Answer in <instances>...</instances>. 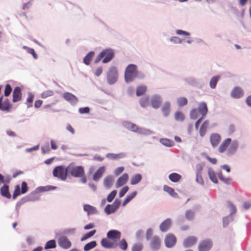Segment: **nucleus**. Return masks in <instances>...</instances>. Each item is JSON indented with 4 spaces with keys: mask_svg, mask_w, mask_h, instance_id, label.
Segmentation results:
<instances>
[{
    "mask_svg": "<svg viewBox=\"0 0 251 251\" xmlns=\"http://www.w3.org/2000/svg\"><path fill=\"white\" fill-rule=\"evenodd\" d=\"M138 75L137 66L134 64L128 65L125 72V79L126 82H129L137 77Z\"/></svg>",
    "mask_w": 251,
    "mask_h": 251,
    "instance_id": "obj_1",
    "label": "nucleus"
},
{
    "mask_svg": "<svg viewBox=\"0 0 251 251\" xmlns=\"http://www.w3.org/2000/svg\"><path fill=\"white\" fill-rule=\"evenodd\" d=\"M114 54L113 51L111 49L103 50L96 57L95 62L98 63L102 58L104 57L102 60L103 63H106L111 60L114 57Z\"/></svg>",
    "mask_w": 251,
    "mask_h": 251,
    "instance_id": "obj_2",
    "label": "nucleus"
},
{
    "mask_svg": "<svg viewBox=\"0 0 251 251\" xmlns=\"http://www.w3.org/2000/svg\"><path fill=\"white\" fill-rule=\"evenodd\" d=\"M68 169L64 166H58L55 167L52 172L53 176L60 179L62 180H65L67 177Z\"/></svg>",
    "mask_w": 251,
    "mask_h": 251,
    "instance_id": "obj_3",
    "label": "nucleus"
},
{
    "mask_svg": "<svg viewBox=\"0 0 251 251\" xmlns=\"http://www.w3.org/2000/svg\"><path fill=\"white\" fill-rule=\"evenodd\" d=\"M28 190V187L25 181H23L21 184V189L20 185H17L15 186V189L13 194V199H15L17 197L21 194L26 193Z\"/></svg>",
    "mask_w": 251,
    "mask_h": 251,
    "instance_id": "obj_4",
    "label": "nucleus"
},
{
    "mask_svg": "<svg viewBox=\"0 0 251 251\" xmlns=\"http://www.w3.org/2000/svg\"><path fill=\"white\" fill-rule=\"evenodd\" d=\"M118 71L116 67H112L107 73V81L109 84H112L117 80Z\"/></svg>",
    "mask_w": 251,
    "mask_h": 251,
    "instance_id": "obj_5",
    "label": "nucleus"
},
{
    "mask_svg": "<svg viewBox=\"0 0 251 251\" xmlns=\"http://www.w3.org/2000/svg\"><path fill=\"white\" fill-rule=\"evenodd\" d=\"M212 247V242L210 239H206L201 241L198 245L199 251H208Z\"/></svg>",
    "mask_w": 251,
    "mask_h": 251,
    "instance_id": "obj_6",
    "label": "nucleus"
},
{
    "mask_svg": "<svg viewBox=\"0 0 251 251\" xmlns=\"http://www.w3.org/2000/svg\"><path fill=\"white\" fill-rule=\"evenodd\" d=\"M70 173L75 177L82 176L84 175V168L81 166L72 167L70 170Z\"/></svg>",
    "mask_w": 251,
    "mask_h": 251,
    "instance_id": "obj_7",
    "label": "nucleus"
},
{
    "mask_svg": "<svg viewBox=\"0 0 251 251\" xmlns=\"http://www.w3.org/2000/svg\"><path fill=\"white\" fill-rule=\"evenodd\" d=\"M198 238L195 236H190L186 237L183 242L185 248H189L196 245L198 242Z\"/></svg>",
    "mask_w": 251,
    "mask_h": 251,
    "instance_id": "obj_8",
    "label": "nucleus"
},
{
    "mask_svg": "<svg viewBox=\"0 0 251 251\" xmlns=\"http://www.w3.org/2000/svg\"><path fill=\"white\" fill-rule=\"evenodd\" d=\"M121 236V233L116 230H111L107 233V237L110 240H111L115 243L120 239Z\"/></svg>",
    "mask_w": 251,
    "mask_h": 251,
    "instance_id": "obj_9",
    "label": "nucleus"
},
{
    "mask_svg": "<svg viewBox=\"0 0 251 251\" xmlns=\"http://www.w3.org/2000/svg\"><path fill=\"white\" fill-rule=\"evenodd\" d=\"M176 242V236L172 233L167 234L165 239V244L167 247L171 248L174 246Z\"/></svg>",
    "mask_w": 251,
    "mask_h": 251,
    "instance_id": "obj_10",
    "label": "nucleus"
},
{
    "mask_svg": "<svg viewBox=\"0 0 251 251\" xmlns=\"http://www.w3.org/2000/svg\"><path fill=\"white\" fill-rule=\"evenodd\" d=\"M58 243L59 246L64 249H68L72 246L70 241L65 236L60 237L58 239Z\"/></svg>",
    "mask_w": 251,
    "mask_h": 251,
    "instance_id": "obj_11",
    "label": "nucleus"
},
{
    "mask_svg": "<svg viewBox=\"0 0 251 251\" xmlns=\"http://www.w3.org/2000/svg\"><path fill=\"white\" fill-rule=\"evenodd\" d=\"M196 181L201 185L204 184V181L202 177L201 174L203 170V166L201 164H197L196 165Z\"/></svg>",
    "mask_w": 251,
    "mask_h": 251,
    "instance_id": "obj_12",
    "label": "nucleus"
},
{
    "mask_svg": "<svg viewBox=\"0 0 251 251\" xmlns=\"http://www.w3.org/2000/svg\"><path fill=\"white\" fill-rule=\"evenodd\" d=\"M125 127L131 131L141 133L142 132V128L139 127L136 125L130 122H126L124 123Z\"/></svg>",
    "mask_w": 251,
    "mask_h": 251,
    "instance_id": "obj_13",
    "label": "nucleus"
},
{
    "mask_svg": "<svg viewBox=\"0 0 251 251\" xmlns=\"http://www.w3.org/2000/svg\"><path fill=\"white\" fill-rule=\"evenodd\" d=\"M63 98L72 104H75L78 102L77 98L71 93H64L63 94Z\"/></svg>",
    "mask_w": 251,
    "mask_h": 251,
    "instance_id": "obj_14",
    "label": "nucleus"
},
{
    "mask_svg": "<svg viewBox=\"0 0 251 251\" xmlns=\"http://www.w3.org/2000/svg\"><path fill=\"white\" fill-rule=\"evenodd\" d=\"M13 99L12 101L13 102H16L22 100V90L19 87H16L13 92Z\"/></svg>",
    "mask_w": 251,
    "mask_h": 251,
    "instance_id": "obj_15",
    "label": "nucleus"
},
{
    "mask_svg": "<svg viewBox=\"0 0 251 251\" xmlns=\"http://www.w3.org/2000/svg\"><path fill=\"white\" fill-rule=\"evenodd\" d=\"M238 145V142L237 140H233L232 142H231L226 152L227 155H231L233 154L237 150Z\"/></svg>",
    "mask_w": 251,
    "mask_h": 251,
    "instance_id": "obj_16",
    "label": "nucleus"
},
{
    "mask_svg": "<svg viewBox=\"0 0 251 251\" xmlns=\"http://www.w3.org/2000/svg\"><path fill=\"white\" fill-rule=\"evenodd\" d=\"M101 246L105 248H114L117 246V244L115 243L111 240L108 238H103L101 240Z\"/></svg>",
    "mask_w": 251,
    "mask_h": 251,
    "instance_id": "obj_17",
    "label": "nucleus"
},
{
    "mask_svg": "<svg viewBox=\"0 0 251 251\" xmlns=\"http://www.w3.org/2000/svg\"><path fill=\"white\" fill-rule=\"evenodd\" d=\"M231 139L229 138L224 140L221 144L220 145L218 151L220 153L225 152L229 147L230 144L231 143Z\"/></svg>",
    "mask_w": 251,
    "mask_h": 251,
    "instance_id": "obj_18",
    "label": "nucleus"
},
{
    "mask_svg": "<svg viewBox=\"0 0 251 251\" xmlns=\"http://www.w3.org/2000/svg\"><path fill=\"white\" fill-rule=\"evenodd\" d=\"M221 140V136L218 133H213L211 135L210 140L212 146L215 148L220 143Z\"/></svg>",
    "mask_w": 251,
    "mask_h": 251,
    "instance_id": "obj_19",
    "label": "nucleus"
},
{
    "mask_svg": "<svg viewBox=\"0 0 251 251\" xmlns=\"http://www.w3.org/2000/svg\"><path fill=\"white\" fill-rule=\"evenodd\" d=\"M128 175L126 173L124 174L117 180L116 187L117 188L120 187L125 184L128 180Z\"/></svg>",
    "mask_w": 251,
    "mask_h": 251,
    "instance_id": "obj_20",
    "label": "nucleus"
},
{
    "mask_svg": "<svg viewBox=\"0 0 251 251\" xmlns=\"http://www.w3.org/2000/svg\"><path fill=\"white\" fill-rule=\"evenodd\" d=\"M172 224V220L168 218L164 220L159 226L160 230L162 232L167 231L171 227Z\"/></svg>",
    "mask_w": 251,
    "mask_h": 251,
    "instance_id": "obj_21",
    "label": "nucleus"
},
{
    "mask_svg": "<svg viewBox=\"0 0 251 251\" xmlns=\"http://www.w3.org/2000/svg\"><path fill=\"white\" fill-rule=\"evenodd\" d=\"M161 245V241L159 237L154 236L151 240L150 246L153 250H158Z\"/></svg>",
    "mask_w": 251,
    "mask_h": 251,
    "instance_id": "obj_22",
    "label": "nucleus"
},
{
    "mask_svg": "<svg viewBox=\"0 0 251 251\" xmlns=\"http://www.w3.org/2000/svg\"><path fill=\"white\" fill-rule=\"evenodd\" d=\"M244 95L243 89L239 87H235L231 92V96L235 99H239Z\"/></svg>",
    "mask_w": 251,
    "mask_h": 251,
    "instance_id": "obj_23",
    "label": "nucleus"
},
{
    "mask_svg": "<svg viewBox=\"0 0 251 251\" xmlns=\"http://www.w3.org/2000/svg\"><path fill=\"white\" fill-rule=\"evenodd\" d=\"M199 113L202 115L203 118L207 113L208 109L206 103L204 102H201L198 105V110Z\"/></svg>",
    "mask_w": 251,
    "mask_h": 251,
    "instance_id": "obj_24",
    "label": "nucleus"
},
{
    "mask_svg": "<svg viewBox=\"0 0 251 251\" xmlns=\"http://www.w3.org/2000/svg\"><path fill=\"white\" fill-rule=\"evenodd\" d=\"M0 193L2 197L7 199H10L11 197L9 191V186L7 185H4L0 188Z\"/></svg>",
    "mask_w": 251,
    "mask_h": 251,
    "instance_id": "obj_25",
    "label": "nucleus"
},
{
    "mask_svg": "<svg viewBox=\"0 0 251 251\" xmlns=\"http://www.w3.org/2000/svg\"><path fill=\"white\" fill-rule=\"evenodd\" d=\"M161 103V100L159 96L155 95L153 96L151 100V104L152 107L157 109L160 107Z\"/></svg>",
    "mask_w": 251,
    "mask_h": 251,
    "instance_id": "obj_26",
    "label": "nucleus"
},
{
    "mask_svg": "<svg viewBox=\"0 0 251 251\" xmlns=\"http://www.w3.org/2000/svg\"><path fill=\"white\" fill-rule=\"evenodd\" d=\"M106 157L111 160H119L126 156V154L124 152L119 153H108L106 154Z\"/></svg>",
    "mask_w": 251,
    "mask_h": 251,
    "instance_id": "obj_27",
    "label": "nucleus"
},
{
    "mask_svg": "<svg viewBox=\"0 0 251 251\" xmlns=\"http://www.w3.org/2000/svg\"><path fill=\"white\" fill-rule=\"evenodd\" d=\"M104 172V167H100L97 171L94 173L93 176V179L95 181H97L102 175Z\"/></svg>",
    "mask_w": 251,
    "mask_h": 251,
    "instance_id": "obj_28",
    "label": "nucleus"
},
{
    "mask_svg": "<svg viewBox=\"0 0 251 251\" xmlns=\"http://www.w3.org/2000/svg\"><path fill=\"white\" fill-rule=\"evenodd\" d=\"M208 175L210 179L214 183H218V179L214 171L211 169L209 168L208 170Z\"/></svg>",
    "mask_w": 251,
    "mask_h": 251,
    "instance_id": "obj_29",
    "label": "nucleus"
},
{
    "mask_svg": "<svg viewBox=\"0 0 251 251\" xmlns=\"http://www.w3.org/2000/svg\"><path fill=\"white\" fill-rule=\"evenodd\" d=\"M170 103L169 102H166L162 107V111L165 117L168 116L170 112Z\"/></svg>",
    "mask_w": 251,
    "mask_h": 251,
    "instance_id": "obj_30",
    "label": "nucleus"
},
{
    "mask_svg": "<svg viewBox=\"0 0 251 251\" xmlns=\"http://www.w3.org/2000/svg\"><path fill=\"white\" fill-rule=\"evenodd\" d=\"M142 176L141 175L137 174L133 176L130 179V184L135 185L138 183L142 180Z\"/></svg>",
    "mask_w": 251,
    "mask_h": 251,
    "instance_id": "obj_31",
    "label": "nucleus"
},
{
    "mask_svg": "<svg viewBox=\"0 0 251 251\" xmlns=\"http://www.w3.org/2000/svg\"><path fill=\"white\" fill-rule=\"evenodd\" d=\"M181 178V175L176 173H172L169 176V179L173 182H178Z\"/></svg>",
    "mask_w": 251,
    "mask_h": 251,
    "instance_id": "obj_32",
    "label": "nucleus"
},
{
    "mask_svg": "<svg viewBox=\"0 0 251 251\" xmlns=\"http://www.w3.org/2000/svg\"><path fill=\"white\" fill-rule=\"evenodd\" d=\"M209 125V122L208 121H205L201 125L200 128V134L201 136H203L205 134L206 130L208 128Z\"/></svg>",
    "mask_w": 251,
    "mask_h": 251,
    "instance_id": "obj_33",
    "label": "nucleus"
},
{
    "mask_svg": "<svg viewBox=\"0 0 251 251\" xmlns=\"http://www.w3.org/2000/svg\"><path fill=\"white\" fill-rule=\"evenodd\" d=\"M113 182V179L112 176H106L103 180L104 186L107 189H109L112 186Z\"/></svg>",
    "mask_w": 251,
    "mask_h": 251,
    "instance_id": "obj_34",
    "label": "nucleus"
},
{
    "mask_svg": "<svg viewBox=\"0 0 251 251\" xmlns=\"http://www.w3.org/2000/svg\"><path fill=\"white\" fill-rule=\"evenodd\" d=\"M83 209L89 215L95 214L97 212L95 207L88 204L84 205L83 206Z\"/></svg>",
    "mask_w": 251,
    "mask_h": 251,
    "instance_id": "obj_35",
    "label": "nucleus"
},
{
    "mask_svg": "<svg viewBox=\"0 0 251 251\" xmlns=\"http://www.w3.org/2000/svg\"><path fill=\"white\" fill-rule=\"evenodd\" d=\"M163 189L166 192L168 193L171 196L174 198L177 197V194L175 192V190L173 188L167 185H164Z\"/></svg>",
    "mask_w": 251,
    "mask_h": 251,
    "instance_id": "obj_36",
    "label": "nucleus"
},
{
    "mask_svg": "<svg viewBox=\"0 0 251 251\" xmlns=\"http://www.w3.org/2000/svg\"><path fill=\"white\" fill-rule=\"evenodd\" d=\"M12 107V104H11L9 100H5L2 103V111H5L7 112L10 111Z\"/></svg>",
    "mask_w": 251,
    "mask_h": 251,
    "instance_id": "obj_37",
    "label": "nucleus"
},
{
    "mask_svg": "<svg viewBox=\"0 0 251 251\" xmlns=\"http://www.w3.org/2000/svg\"><path fill=\"white\" fill-rule=\"evenodd\" d=\"M95 52L94 51H90L87 54L85 57L83 59V62L86 65H89L92 57L94 56Z\"/></svg>",
    "mask_w": 251,
    "mask_h": 251,
    "instance_id": "obj_38",
    "label": "nucleus"
},
{
    "mask_svg": "<svg viewBox=\"0 0 251 251\" xmlns=\"http://www.w3.org/2000/svg\"><path fill=\"white\" fill-rule=\"evenodd\" d=\"M137 195V192L134 191L128 195L124 201L123 202V206H125L126 204H127L131 200H132Z\"/></svg>",
    "mask_w": 251,
    "mask_h": 251,
    "instance_id": "obj_39",
    "label": "nucleus"
},
{
    "mask_svg": "<svg viewBox=\"0 0 251 251\" xmlns=\"http://www.w3.org/2000/svg\"><path fill=\"white\" fill-rule=\"evenodd\" d=\"M147 89V86L145 85L138 86L136 89V95L137 96L143 95L146 92Z\"/></svg>",
    "mask_w": 251,
    "mask_h": 251,
    "instance_id": "obj_40",
    "label": "nucleus"
},
{
    "mask_svg": "<svg viewBox=\"0 0 251 251\" xmlns=\"http://www.w3.org/2000/svg\"><path fill=\"white\" fill-rule=\"evenodd\" d=\"M175 118L176 121L182 122L185 119V115L182 112L177 111L175 114Z\"/></svg>",
    "mask_w": 251,
    "mask_h": 251,
    "instance_id": "obj_41",
    "label": "nucleus"
},
{
    "mask_svg": "<svg viewBox=\"0 0 251 251\" xmlns=\"http://www.w3.org/2000/svg\"><path fill=\"white\" fill-rule=\"evenodd\" d=\"M56 247V242L54 240H50L48 241L44 247L45 250L53 249Z\"/></svg>",
    "mask_w": 251,
    "mask_h": 251,
    "instance_id": "obj_42",
    "label": "nucleus"
},
{
    "mask_svg": "<svg viewBox=\"0 0 251 251\" xmlns=\"http://www.w3.org/2000/svg\"><path fill=\"white\" fill-rule=\"evenodd\" d=\"M97 246V242L95 241H91L87 244H86L84 247V250L85 251H88L94 248Z\"/></svg>",
    "mask_w": 251,
    "mask_h": 251,
    "instance_id": "obj_43",
    "label": "nucleus"
},
{
    "mask_svg": "<svg viewBox=\"0 0 251 251\" xmlns=\"http://www.w3.org/2000/svg\"><path fill=\"white\" fill-rule=\"evenodd\" d=\"M220 76L218 75L213 76L210 80V86L211 88L214 89L216 87L217 83L219 80Z\"/></svg>",
    "mask_w": 251,
    "mask_h": 251,
    "instance_id": "obj_44",
    "label": "nucleus"
},
{
    "mask_svg": "<svg viewBox=\"0 0 251 251\" xmlns=\"http://www.w3.org/2000/svg\"><path fill=\"white\" fill-rule=\"evenodd\" d=\"M185 217L189 221H192L194 219V212L191 210H188L185 212Z\"/></svg>",
    "mask_w": 251,
    "mask_h": 251,
    "instance_id": "obj_45",
    "label": "nucleus"
},
{
    "mask_svg": "<svg viewBox=\"0 0 251 251\" xmlns=\"http://www.w3.org/2000/svg\"><path fill=\"white\" fill-rule=\"evenodd\" d=\"M34 98V95L33 94L31 93H28V96L26 99V103L28 107L32 106V103L33 102Z\"/></svg>",
    "mask_w": 251,
    "mask_h": 251,
    "instance_id": "obj_46",
    "label": "nucleus"
},
{
    "mask_svg": "<svg viewBox=\"0 0 251 251\" xmlns=\"http://www.w3.org/2000/svg\"><path fill=\"white\" fill-rule=\"evenodd\" d=\"M188 101L186 98L184 97L179 98L177 100V103L179 106L182 107L187 104Z\"/></svg>",
    "mask_w": 251,
    "mask_h": 251,
    "instance_id": "obj_47",
    "label": "nucleus"
},
{
    "mask_svg": "<svg viewBox=\"0 0 251 251\" xmlns=\"http://www.w3.org/2000/svg\"><path fill=\"white\" fill-rule=\"evenodd\" d=\"M160 142L163 145L167 147H172L175 144L172 140L168 139H162L160 140Z\"/></svg>",
    "mask_w": 251,
    "mask_h": 251,
    "instance_id": "obj_48",
    "label": "nucleus"
},
{
    "mask_svg": "<svg viewBox=\"0 0 251 251\" xmlns=\"http://www.w3.org/2000/svg\"><path fill=\"white\" fill-rule=\"evenodd\" d=\"M119 248L123 250L126 251L127 248V243L125 239H122L119 243Z\"/></svg>",
    "mask_w": 251,
    "mask_h": 251,
    "instance_id": "obj_49",
    "label": "nucleus"
},
{
    "mask_svg": "<svg viewBox=\"0 0 251 251\" xmlns=\"http://www.w3.org/2000/svg\"><path fill=\"white\" fill-rule=\"evenodd\" d=\"M54 94V92L52 90H47L44 91L41 95V97L43 99H46L48 97L52 96Z\"/></svg>",
    "mask_w": 251,
    "mask_h": 251,
    "instance_id": "obj_50",
    "label": "nucleus"
},
{
    "mask_svg": "<svg viewBox=\"0 0 251 251\" xmlns=\"http://www.w3.org/2000/svg\"><path fill=\"white\" fill-rule=\"evenodd\" d=\"M218 176L220 180L223 181L225 183L228 184L229 183L230 181H231V179L230 178H226L225 177L222 172H220L218 173Z\"/></svg>",
    "mask_w": 251,
    "mask_h": 251,
    "instance_id": "obj_51",
    "label": "nucleus"
},
{
    "mask_svg": "<svg viewBox=\"0 0 251 251\" xmlns=\"http://www.w3.org/2000/svg\"><path fill=\"white\" fill-rule=\"evenodd\" d=\"M149 100L147 97L143 98L140 100V104L142 107H146L149 104Z\"/></svg>",
    "mask_w": 251,
    "mask_h": 251,
    "instance_id": "obj_52",
    "label": "nucleus"
},
{
    "mask_svg": "<svg viewBox=\"0 0 251 251\" xmlns=\"http://www.w3.org/2000/svg\"><path fill=\"white\" fill-rule=\"evenodd\" d=\"M96 232V230H92L91 231H90L89 232L85 234L82 237V238L81 239V241H84L92 236H93L95 234V233Z\"/></svg>",
    "mask_w": 251,
    "mask_h": 251,
    "instance_id": "obj_53",
    "label": "nucleus"
},
{
    "mask_svg": "<svg viewBox=\"0 0 251 251\" xmlns=\"http://www.w3.org/2000/svg\"><path fill=\"white\" fill-rule=\"evenodd\" d=\"M117 191L116 190L112 191L107 196V201L109 202H111L115 197Z\"/></svg>",
    "mask_w": 251,
    "mask_h": 251,
    "instance_id": "obj_54",
    "label": "nucleus"
},
{
    "mask_svg": "<svg viewBox=\"0 0 251 251\" xmlns=\"http://www.w3.org/2000/svg\"><path fill=\"white\" fill-rule=\"evenodd\" d=\"M23 48L24 49H25L27 50V52L29 53H30L32 55L33 58L34 59H37V54L35 53L34 49H31V48H29L28 47H27L26 46H24L23 47Z\"/></svg>",
    "mask_w": 251,
    "mask_h": 251,
    "instance_id": "obj_55",
    "label": "nucleus"
},
{
    "mask_svg": "<svg viewBox=\"0 0 251 251\" xmlns=\"http://www.w3.org/2000/svg\"><path fill=\"white\" fill-rule=\"evenodd\" d=\"M199 112L197 109H193L190 112V118L193 119H196L198 117Z\"/></svg>",
    "mask_w": 251,
    "mask_h": 251,
    "instance_id": "obj_56",
    "label": "nucleus"
},
{
    "mask_svg": "<svg viewBox=\"0 0 251 251\" xmlns=\"http://www.w3.org/2000/svg\"><path fill=\"white\" fill-rule=\"evenodd\" d=\"M115 210V208L113 205H107L105 208V211L107 214H110L113 212Z\"/></svg>",
    "mask_w": 251,
    "mask_h": 251,
    "instance_id": "obj_57",
    "label": "nucleus"
},
{
    "mask_svg": "<svg viewBox=\"0 0 251 251\" xmlns=\"http://www.w3.org/2000/svg\"><path fill=\"white\" fill-rule=\"evenodd\" d=\"M12 91V88L10 84H7L5 85L4 90V95L6 97H8L10 95Z\"/></svg>",
    "mask_w": 251,
    "mask_h": 251,
    "instance_id": "obj_58",
    "label": "nucleus"
},
{
    "mask_svg": "<svg viewBox=\"0 0 251 251\" xmlns=\"http://www.w3.org/2000/svg\"><path fill=\"white\" fill-rule=\"evenodd\" d=\"M129 188L127 186H124L122 188V189L120 190L119 196L120 198L123 197L125 194L128 191Z\"/></svg>",
    "mask_w": 251,
    "mask_h": 251,
    "instance_id": "obj_59",
    "label": "nucleus"
},
{
    "mask_svg": "<svg viewBox=\"0 0 251 251\" xmlns=\"http://www.w3.org/2000/svg\"><path fill=\"white\" fill-rule=\"evenodd\" d=\"M143 246L140 244H134L132 248V251H141Z\"/></svg>",
    "mask_w": 251,
    "mask_h": 251,
    "instance_id": "obj_60",
    "label": "nucleus"
},
{
    "mask_svg": "<svg viewBox=\"0 0 251 251\" xmlns=\"http://www.w3.org/2000/svg\"><path fill=\"white\" fill-rule=\"evenodd\" d=\"M228 206L230 209V213L231 214H234L236 211V208L231 202H227Z\"/></svg>",
    "mask_w": 251,
    "mask_h": 251,
    "instance_id": "obj_61",
    "label": "nucleus"
},
{
    "mask_svg": "<svg viewBox=\"0 0 251 251\" xmlns=\"http://www.w3.org/2000/svg\"><path fill=\"white\" fill-rule=\"evenodd\" d=\"M170 41L176 44H181L182 43V40L179 37L176 36L172 37L170 39Z\"/></svg>",
    "mask_w": 251,
    "mask_h": 251,
    "instance_id": "obj_62",
    "label": "nucleus"
},
{
    "mask_svg": "<svg viewBox=\"0 0 251 251\" xmlns=\"http://www.w3.org/2000/svg\"><path fill=\"white\" fill-rule=\"evenodd\" d=\"M176 33L178 35L183 36H189L190 35L189 32L183 31L182 30L178 29L176 31Z\"/></svg>",
    "mask_w": 251,
    "mask_h": 251,
    "instance_id": "obj_63",
    "label": "nucleus"
},
{
    "mask_svg": "<svg viewBox=\"0 0 251 251\" xmlns=\"http://www.w3.org/2000/svg\"><path fill=\"white\" fill-rule=\"evenodd\" d=\"M124 169H125V168L124 167H118L115 170V172H114L115 174L117 176L119 175L120 174H121L123 172V171H124Z\"/></svg>",
    "mask_w": 251,
    "mask_h": 251,
    "instance_id": "obj_64",
    "label": "nucleus"
}]
</instances>
